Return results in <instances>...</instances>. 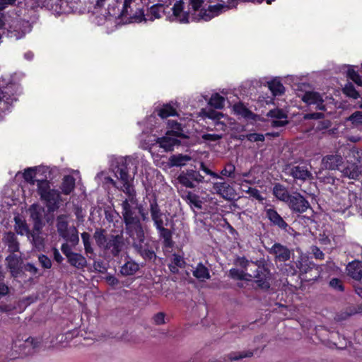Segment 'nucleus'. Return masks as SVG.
Wrapping results in <instances>:
<instances>
[{"label":"nucleus","instance_id":"nucleus-50","mask_svg":"<svg viewBox=\"0 0 362 362\" xmlns=\"http://www.w3.org/2000/svg\"><path fill=\"white\" fill-rule=\"evenodd\" d=\"M168 225V223H164L162 225L156 227V230L158 231L160 238L164 239L168 237H172L171 231L166 228L165 226Z\"/></svg>","mask_w":362,"mask_h":362},{"label":"nucleus","instance_id":"nucleus-43","mask_svg":"<svg viewBox=\"0 0 362 362\" xmlns=\"http://www.w3.org/2000/svg\"><path fill=\"white\" fill-rule=\"evenodd\" d=\"M253 352L251 351H244L240 352H232L228 354V357L230 361H238L244 358L252 357Z\"/></svg>","mask_w":362,"mask_h":362},{"label":"nucleus","instance_id":"nucleus-38","mask_svg":"<svg viewBox=\"0 0 362 362\" xmlns=\"http://www.w3.org/2000/svg\"><path fill=\"white\" fill-rule=\"evenodd\" d=\"M191 160V156L188 155L177 154L170 156L169 160L171 165L180 167L185 165L188 161Z\"/></svg>","mask_w":362,"mask_h":362},{"label":"nucleus","instance_id":"nucleus-58","mask_svg":"<svg viewBox=\"0 0 362 362\" xmlns=\"http://www.w3.org/2000/svg\"><path fill=\"white\" fill-rule=\"evenodd\" d=\"M353 124H358L362 122V112L356 111L351 114L348 118Z\"/></svg>","mask_w":362,"mask_h":362},{"label":"nucleus","instance_id":"nucleus-20","mask_svg":"<svg viewBox=\"0 0 362 362\" xmlns=\"http://www.w3.org/2000/svg\"><path fill=\"white\" fill-rule=\"evenodd\" d=\"M288 174L294 179L305 181L313 178L310 171L308 170L305 165H295L289 168Z\"/></svg>","mask_w":362,"mask_h":362},{"label":"nucleus","instance_id":"nucleus-28","mask_svg":"<svg viewBox=\"0 0 362 362\" xmlns=\"http://www.w3.org/2000/svg\"><path fill=\"white\" fill-rule=\"evenodd\" d=\"M5 244L8 246L10 252L14 253L19 250V243L15 234L12 232H8L5 234L4 237Z\"/></svg>","mask_w":362,"mask_h":362},{"label":"nucleus","instance_id":"nucleus-6","mask_svg":"<svg viewBox=\"0 0 362 362\" xmlns=\"http://www.w3.org/2000/svg\"><path fill=\"white\" fill-rule=\"evenodd\" d=\"M40 341L35 338L29 337L25 340L18 339L12 346L13 352L9 354L10 358L25 356L34 354L40 347Z\"/></svg>","mask_w":362,"mask_h":362},{"label":"nucleus","instance_id":"nucleus-37","mask_svg":"<svg viewBox=\"0 0 362 362\" xmlns=\"http://www.w3.org/2000/svg\"><path fill=\"white\" fill-rule=\"evenodd\" d=\"M185 200L190 205L191 207H194L197 209H202L203 202L200 199L199 196L192 192H188L185 196Z\"/></svg>","mask_w":362,"mask_h":362},{"label":"nucleus","instance_id":"nucleus-54","mask_svg":"<svg viewBox=\"0 0 362 362\" xmlns=\"http://www.w3.org/2000/svg\"><path fill=\"white\" fill-rule=\"evenodd\" d=\"M134 1V0H124L123 7L121 11V16L126 17L127 16H130V6Z\"/></svg>","mask_w":362,"mask_h":362},{"label":"nucleus","instance_id":"nucleus-15","mask_svg":"<svg viewBox=\"0 0 362 362\" xmlns=\"http://www.w3.org/2000/svg\"><path fill=\"white\" fill-rule=\"evenodd\" d=\"M274 256L275 260L286 262L290 259L291 250L281 243H274L269 250Z\"/></svg>","mask_w":362,"mask_h":362},{"label":"nucleus","instance_id":"nucleus-13","mask_svg":"<svg viewBox=\"0 0 362 362\" xmlns=\"http://www.w3.org/2000/svg\"><path fill=\"white\" fill-rule=\"evenodd\" d=\"M149 211L155 227L168 223V218L161 211L156 199L150 201Z\"/></svg>","mask_w":362,"mask_h":362},{"label":"nucleus","instance_id":"nucleus-35","mask_svg":"<svg viewBox=\"0 0 362 362\" xmlns=\"http://www.w3.org/2000/svg\"><path fill=\"white\" fill-rule=\"evenodd\" d=\"M273 193H274V195L278 199L285 202L286 203L291 196L288 194L286 187H284L283 185H281L280 184H276L274 185V187L273 188Z\"/></svg>","mask_w":362,"mask_h":362},{"label":"nucleus","instance_id":"nucleus-8","mask_svg":"<svg viewBox=\"0 0 362 362\" xmlns=\"http://www.w3.org/2000/svg\"><path fill=\"white\" fill-rule=\"evenodd\" d=\"M177 180L183 186L188 188H194L196 187V184H199L204 182V177L199 171L190 169L181 172Z\"/></svg>","mask_w":362,"mask_h":362},{"label":"nucleus","instance_id":"nucleus-12","mask_svg":"<svg viewBox=\"0 0 362 362\" xmlns=\"http://www.w3.org/2000/svg\"><path fill=\"white\" fill-rule=\"evenodd\" d=\"M289 208L296 213H303L309 207V202L299 193L291 195L287 202Z\"/></svg>","mask_w":362,"mask_h":362},{"label":"nucleus","instance_id":"nucleus-60","mask_svg":"<svg viewBox=\"0 0 362 362\" xmlns=\"http://www.w3.org/2000/svg\"><path fill=\"white\" fill-rule=\"evenodd\" d=\"M171 263H173V264H175L176 266L180 267V268L183 267L185 264L184 258L182 256L177 255V254L173 255Z\"/></svg>","mask_w":362,"mask_h":362},{"label":"nucleus","instance_id":"nucleus-1","mask_svg":"<svg viewBox=\"0 0 362 362\" xmlns=\"http://www.w3.org/2000/svg\"><path fill=\"white\" fill-rule=\"evenodd\" d=\"M132 163L129 158H121L114 170L115 175L122 184L121 190L127 195L122 201V214L125 227L141 222L136 210L139 211L140 205L136 199V193L132 185V179L129 175V165Z\"/></svg>","mask_w":362,"mask_h":362},{"label":"nucleus","instance_id":"nucleus-25","mask_svg":"<svg viewBox=\"0 0 362 362\" xmlns=\"http://www.w3.org/2000/svg\"><path fill=\"white\" fill-rule=\"evenodd\" d=\"M341 173L344 177L352 180L358 179L361 174L358 166L354 163H347L346 166L341 170Z\"/></svg>","mask_w":362,"mask_h":362},{"label":"nucleus","instance_id":"nucleus-59","mask_svg":"<svg viewBox=\"0 0 362 362\" xmlns=\"http://www.w3.org/2000/svg\"><path fill=\"white\" fill-rule=\"evenodd\" d=\"M165 315L163 313H158L153 317V323L156 325H163L165 323Z\"/></svg>","mask_w":362,"mask_h":362},{"label":"nucleus","instance_id":"nucleus-3","mask_svg":"<svg viewBox=\"0 0 362 362\" xmlns=\"http://www.w3.org/2000/svg\"><path fill=\"white\" fill-rule=\"evenodd\" d=\"M93 238L100 249L110 253L113 257L119 256L125 245L122 235H107L105 230L103 228L95 230Z\"/></svg>","mask_w":362,"mask_h":362},{"label":"nucleus","instance_id":"nucleus-29","mask_svg":"<svg viewBox=\"0 0 362 362\" xmlns=\"http://www.w3.org/2000/svg\"><path fill=\"white\" fill-rule=\"evenodd\" d=\"M192 274L200 281H205L211 277L209 269L201 262L192 271Z\"/></svg>","mask_w":362,"mask_h":362},{"label":"nucleus","instance_id":"nucleus-24","mask_svg":"<svg viewBox=\"0 0 362 362\" xmlns=\"http://www.w3.org/2000/svg\"><path fill=\"white\" fill-rule=\"evenodd\" d=\"M166 133L174 137H177L178 139L187 138V136L185 135L184 132L182 125L175 120H168V130Z\"/></svg>","mask_w":362,"mask_h":362},{"label":"nucleus","instance_id":"nucleus-32","mask_svg":"<svg viewBox=\"0 0 362 362\" xmlns=\"http://www.w3.org/2000/svg\"><path fill=\"white\" fill-rule=\"evenodd\" d=\"M139 269V264L133 260H129L122 265L120 273L123 276H131L134 274Z\"/></svg>","mask_w":362,"mask_h":362},{"label":"nucleus","instance_id":"nucleus-41","mask_svg":"<svg viewBox=\"0 0 362 362\" xmlns=\"http://www.w3.org/2000/svg\"><path fill=\"white\" fill-rule=\"evenodd\" d=\"M66 241L71 243L73 245L78 244L79 238L78 230L76 227H69V230L66 233V236H62Z\"/></svg>","mask_w":362,"mask_h":362},{"label":"nucleus","instance_id":"nucleus-19","mask_svg":"<svg viewBox=\"0 0 362 362\" xmlns=\"http://www.w3.org/2000/svg\"><path fill=\"white\" fill-rule=\"evenodd\" d=\"M265 214L266 216L274 226H276L285 231L288 230V228H289L288 225L276 210L272 208L267 209L265 210Z\"/></svg>","mask_w":362,"mask_h":362},{"label":"nucleus","instance_id":"nucleus-64","mask_svg":"<svg viewBox=\"0 0 362 362\" xmlns=\"http://www.w3.org/2000/svg\"><path fill=\"white\" fill-rule=\"evenodd\" d=\"M9 293V287L5 284L4 280L0 281V298L6 296Z\"/></svg>","mask_w":362,"mask_h":362},{"label":"nucleus","instance_id":"nucleus-17","mask_svg":"<svg viewBox=\"0 0 362 362\" xmlns=\"http://www.w3.org/2000/svg\"><path fill=\"white\" fill-rule=\"evenodd\" d=\"M344 163L343 157L340 154L327 155L322 160L323 168L328 170H339Z\"/></svg>","mask_w":362,"mask_h":362},{"label":"nucleus","instance_id":"nucleus-10","mask_svg":"<svg viewBox=\"0 0 362 362\" xmlns=\"http://www.w3.org/2000/svg\"><path fill=\"white\" fill-rule=\"evenodd\" d=\"M165 13L164 6L161 4H158L152 6L148 9L146 14L143 11H138L135 16L133 17L136 21L141 22L144 21H153L155 19H158L162 17V14Z\"/></svg>","mask_w":362,"mask_h":362},{"label":"nucleus","instance_id":"nucleus-62","mask_svg":"<svg viewBox=\"0 0 362 362\" xmlns=\"http://www.w3.org/2000/svg\"><path fill=\"white\" fill-rule=\"evenodd\" d=\"M202 137L204 141H216L222 138V135L216 134H204Z\"/></svg>","mask_w":362,"mask_h":362},{"label":"nucleus","instance_id":"nucleus-26","mask_svg":"<svg viewBox=\"0 0 362 362\" xmlns=\"http://www.w3.org/2000/svg\"><path fill=\"white\" fill-rule=\"evenodd\" d=\"M57 229L59 236H66V233L69 230L68 216L62 214L57 217Z\"/></svg>","mask_w":362,"mask_h":362},{"label":"nucleus","instance_id":"nucleus-16","mask_svg":"<svg viewBox=\"0 0 362 362\" xmlns=\"http://www.w3.org/2000/svg\"><path fill=\"white\" fill-rule=\"evenodd\" d=\"M156 143L165 152L173 151L175 146H179L181 144L180 139L167 133L165 136L157 138Z\"/></svg>","mask_w":362,"mask_h":362},{"label":"nucleus","instance_id":"nucleus-34","mask_svg":"<svg viewBox=\"0 0 362 362\" xmlns=\"http://www.w3.org/2000/svg\"><path fill=\"white\" fill-rule=\"evenodd\" d=\"M135 250L145 259L155 260L156 259V255L155 252L149 247L148 243H145L143 245H141V248H136Z\"/></svg>","mask_w":362,"mask_h":362},{"label":"nucleus","instance_id":"nucleus-36","mask_svg":"<svg viewBox=\"0 0 362 362\" xmlns=\"http://www.w3.org/2000/svg\"><path fill=\"white\" fill-rule=\"evenodd\" d=\"M6 261L11 275L16 276L18 272L19 257L16 255L12 254L6 257Z\"/></svg>","mask_w":362,"mask_h":362},{"label":"nucleus","instance_id":"nucleus-2","mask_svg":"<svg viewBox=\"0 0 362 362\" xmlns=\"http://www.w3.org/2000/svg\"><path fill=\"white\" fill-rule=\"evenodd\" d=\"M235 264L246 271H250L251 280L254 279L259 288L265 290L270 288L272 274L269 269L264 265H262L257 261H250L245 257H238L235 259Z\"/></svg>","mask_w":362,"mask_h":362},{"label":"nucleus","instance_id":"nucleus-55","mask_svg":"<svg viewBox=\"0 0 362 362\" xmlns=\"http://www.w3.org/2000/svg\"><path fill=\"white\" fill-rule=\"evenodd\" d=\"M245 192L258 201H262L264 199L259 191L256 188L248 187Z\"/></svg>","mask_w":362,"mask_h":362},{"label":"nucleus","instance_id":"nucleus-9","mask_svg":"<svg viewBox=\"0 0 362 362\" xmlns=\"http://www.w3.org/2000/svg\"><path fill=\"white\" fill-rule=\"evenodd\" d=\"M126 232L132 240V247L141 248L145 242V233L141 222L125 227Z\"/></svg>","mask_w":362,"mask_h":362},{"label":"nucleus","instance_id":"nucleus-57","mask_svg":"<svg viewBox=\"0 0 362 362\" xmlns=\"http://www.w3.org/2000/svg\"><path fill=\"white\" fill-rule=\"evenodd\" d=\"M200 169L204 171L206 174L211 176L213 178L219 179L221 180H223V177L219 175L218 174L211 171L210 169H209L204 163H201L200 164Z\"/></svg>","mask_w":362,"mask_h":362},{"label":"nucleus","instance_id":"nucleus-47","mask_svg":"<svg viewBox=\"0 0 362 362\" xmlns=\"http://www.w3.org/2000/svg\"><path fill=\"white\" fill-rule=\"evenodd\" d=\"M360 312H361L360 308H358V309H356L355 308H350L349 310H346L345 312H343L340 314L337 315L335 319L337 321L344 320L347 319L349 317H350L354 314H356L358 313H360Z\"/></svg>","mask_w":362,"mask_h":362},{"label":"nucleus","instance_id":"nucleus-49","mask_svg":"<svg viewBox=\"0 0 362 362\" xmlns=\"http://www.w3.org/2000/svg\"><path fill=\"white\" fill-rule=\"evenodd\" d=\"M235 167L232 163H228L224 168L221 171L219 175L228 177H234Z\"/></svg>","mask_w":362,"mask_h":362},{"label":"nucleus","instance_id":"nucleus-30","mask_svg":"<svg viewBox=\"0 0 362 362\" xmlns=\"http://www.w3.org/2000/svg\"><path fill=\"white\" fill-rule=\"evenodd\" d=\"M75 188V179L71 175L64 176L61 185V190L64 194H70Z\"/></svg>","mask_w":362,"mask_h":362},{"label":"nucleus","instance_id":"nucleus-5","mask_svg":"<svg viewBox=\"0 0 362 362\" xmlns=\"http://www.w3.org/2000/svg\"><path fill=\"white\" fill-rule=\"evenodd\" d=\"M202 4V0H192L190 1V6L193 10V13H192L189 11H184V2L182 0L177 1L172 8L173 16L170 17L171 21H176L184 23H188L190 18L192 19L194 15H197L199 13Z\"/></svg>","mask_w":362,"mask_h":362},{"label":"nucleus","instance_id":"nucleus-4","mask_svg":"<svg viewBox=\"0 0 362 362\" xmlns=\"http://www.w3.org/2000/svg\"><path fill=\"white\" fill-rule=\"evenodd\" d=\"M37 192L41 199L46 202L49 211H54L59 207L62 201L60 192L57 189H51L47 180L37 181Z\"/></svg>","mask_w":362,"mask_h":362},{"label":"nucleus","instance_id":"nucleus-33","mask_svg":"<svg viewBox=\"0 0 362 362\" xmlns=\"http://www.w3.org/2000/svg\"><path fill=\"white\" fill-rule=\"evenodd\" d=\"M240 270L238 269H230L229 271V276L235 280H243L246 281H251V275L250 271Z\"/></svg>","mask_w":362,"mask_h":362},{"label":"nucleus","instance_id":"nucleus-44","mask_svg":"<svg viewBox=\"0 0 362 362\" xmlns=\"http://www.w3.org/2000/svg\"><path fill=\"white\" fill-rule=\"evenodd\" d=\"M268 86L274 95H281L284 92V87L279 81H272L268 83Z\"/></svg>","mask_w":362,"mask_h":362},{"label":"nucleus","instance_id":"nucleus-63","mask_svg":"<svg viewBox=\"0 0 362 362\" xmlns=\"http://www.w3.org/2000/svg\"><path fill=\"white\" fill-rule=\"evenodd\" d=\"M324 118V114L322 112L307 113L303 116L304 119H320Z\"/></svg>","mask_w":362,"mask_h":362},{"label":"nucleus","instance_id":"nucleus-61","mask_svg":"<svg viewBox=\"0 0 362 362\" xmlns=\"http://www.w3.org/2000/svg\"><path fill=\"white\" fill-rule=\"evenodd\" d=\"M329 285L331 287H332L333 288L337 289L338 291H341L344 290V286H343L342 282L339 279H336V278L332 279L329 281Z\"/></svg>","mask_w":362,"mask_h":362},{"label":"nucleus","instance_id":"nucleus-46","mask_svg":"<svg viewBox=\"0 0 362 362\" xmlns=\"http://www.w3.org/2000/svg\"><path fill=\"white\" fill-rule=\"evenodd\" d=\"M343 92L347 96L351 97L354 99H357L359 98V93L356 90L354 85L351 83L346 84V86L343 88Z\"/></svg>","mask_w":362,"mask_h":362},{"label":"nucleus","instance_id":"nucleus-56","mask_svg":"<svg viewBox=\"0 0 362 362\" xmlns=\"http://www.w3.org/2000/svg\"><path fill=\"white\" fill-rule=\"evenodd\" d=\"M246 139L252 142L264 141V136L262 134L252 133L246 134Z\"/></svg>","mask_w":362,"mask_h":362},{"label":"nucleus","instance_id":"nucleus-14","mask_svg":"<svg viewBox=\"0 0 362 362\" xmlns=\"http://www.w3.org/2000/svg\"><path fill=\"white\" fill-rule=\"evenodd\" d=\"M213 193L219 195L225 199H232L234 196V189L229 183L225 181L213 182Z\"/></svg>","mask_w":362,"mask_h":362},{"label":"nucleus","instance_id":"nucleus-27","mask_svg":"<svg viewBox=\"0 0 362 362\" xmlns=\"http://www.w3.org/2000/svg\"><path fill=\"white\" fill-rule=\"evenodd\" d=\"M27 236L35 247L38 250L44 247V238L41 235V230H37L33 228Z\"/></svg>","mask_w":362,"mask_h":362},{"label":"nucleus","instance_id":"nucleus-52","mask_svg":"<svg viewBox=\"0 0 362 362\" xmlns=\"http://www.w3.org/2000/svg\"><path fill=\"white\" fill-rule=\"evenodd\" d=\"M348 77L351 79L358 86H362V80L360 76L352 68H349L347 71Z\"/></svg>","mask_w":362,"mask_h":362},{"label":"nucleus","instance_id":"nucleus-51","mask_svg":"<svg viewBox=\"0 0 362 362\" xmlns=\"http://www.w3.org/2000/svg\"><path fill=\"white\" fill-rule=\"evenodd\" d=\"M348 77L351 79L358 86H362V80L360 76L352 68H349L347 71Z\"/></svg>","mask_w":362,"mask_h":362},{"label":"nucleus","instance_id":"nucleus-23","mask_svg":"<svg viewBox=\"0 0 362 362\" xmlns=\"http://www.w3.org/2000/svg\"><path fill=\"white\" fill-rule=\"evenodd\" d=\"M234 113L247 120H256L257 115L250 110L243 103H238L233 106Z\"/></svg>","mask_w":362,"mask_h":362},{"label":"nucleus","instance_id":"nucleus-45","mask_svg":"<svg viewBox=\"0 0 362 362\" xmlns=\"http://www.w3.org/2000/svg\"><path fill=\"white\" fill-rule=\"evenodd\" d=\"M81 239L84 245V250L86 254H93V248L91 246L90 235L86 232L81 233Z\"/></svg>","mask_w":362,"mask_h":362},{"label":"nucleus","instance_id":"nucleus-11","mask_svg":"<svg viewBox=\"0 0 362 362\" xmlns=\"http://www.w3.org/2000/svg\"><path fill=\"white\" fill-rule=\"evenodd\" d=\"M325 95L318 92L310 90L305 92L301 96V100L308 105H315L319 110L326 111L327 107L324 99Z\"/></svg>","mask_w":362,"mask_h":362},{"label":"nucleus","instance_id":"nucleus-48","mask_svg":"<svg viewBox=\"0 0 362 362\" xmlns=\"http://www.w3.org/2000/svg\"><path fill=\"white\" fill-rule=\"evenodd\" d=\"M35 170L32 168H28L25 170L23 173V177L26 182L31 185H35V182L37 183L39 180H35Z\"/></svg>","mask_w":362,"mask_h":362},{"label":"nucleus","instance_id":"nucleus-21","mask_svg":"<svg viewBox=\"0 0 362 362\" xmlns=\"http://www.w3.org/2000/svg\"><path fill=\"white\" fill-rule=\"evenodd\" d=\"M267 116L272 118L271 125L273 127H283L288 123V121L286 119V115L281 110H272L268 112Z\"/></svg>","mask_w":362,"mask_h":362},{"label":"nucleus","instance_id":"nucleus-18","mask_svg":"<svg viewBox=\"0 0 362 362\" xmlns=\"http://www.w3.org/2000/svg\"><path fill=\"white\" fill-rule=\"evenodd\" d=\"M44 208L36 204H33L30 208V218L33 221L35 230H42L43 227L42 217L44 216Z\"/></svg>","mask_w":362,"mask_h":362},{"label":"nucleus","instance_id":"nucleus-42","mask_svg":"<svg viewBox=\"0 0 362 362\" xmlns=\"http://www.w3.org/2000/svg\"><path fill=\"white\" fill-rule=\"evenodd\" d=\"M224 102L223 97L221 96L218 93H215L211 95L209 104L216 109H221L224 106Z\"/></svg>","mask_w":362,"mask_h":362},{"label":"nucleus","instance_id":"nucleus-39","mask_svg":"<svg viewBox=\"0 0 362 362\" xmlns=\"http://www.w3.org/2000/svg\"><path fill=\"white\" fill-rule=\"evenodd\" d=\"M15 230L21 235L29 234V228L27 223L19 217H15Z\"/></svg>","mask_w":362,"mask_h":362},{"label":"nucleus","instance_id":"nucleus-31","mask_svg":"<svg viewBox=\"0 0 362 362\" xmlns=\"http://www.w3.org/2000/svg\"><path fill=\"white\" fill-rule=\"evenodd\" d=\"M68 262L77 269H83L87 265L86 259L82 255L76 252L69 257Z\"/></svg>","mask_w":362,"mask_h":362},{"label":"nucleus","instance_id":"nucleus-40","mask_svg":"<svg viewBox=\"0 0 362 362\" xmlns=\"http://www.w3.org/2000/svg\"><path fill=\"white\" fill-rule=\"evenodd\" d=\"M177 115L176 109L170 104L168 103L164 105L158 112V115L161 118H166L170 116H175Z\"/></svg>","mask_w":362,"mask_h":362},{"label":"nucleus","instance_id":"nucleus-7","mask_svg":"<svg viewBox=\"0 0 362 362\" xmlns=\"http://www.w3.org/2000/svg\"><path fill=\"white\" fill-rule=\"evenodd\" d=\"M221 4L209 6L207 9H201L197 15H194L192 20L208 21L223 11L234 7L236 0H221Z\"/></svg>","mask_w":362,"mask_h":362},{"label":"nucleus","instance_id":"nucleus-22","mask_svg":"<svg viewBox=\"0 0 362 362\" xmlns=\"http://www.w3.org/2000/svg\"><path fill=\"white\" fill-rule=\"evenodd\" d=\"M347 275L352 279L359 281L362 279V262L354 260L349 262L346 268Z\"/></svg>","mask_w":362,"mask_h":362},{"label":"nucleus","instance_id":"nucleus-53","mask_svg":"<svg viewBox=\"0 0 362 362\" xmlns=\"http://www.w3.org/2000/svg\"><path fill=\"white\" fill-rule=\"evenodd\" d=\"M38 260H39V262H40V265L44 269H50L52 267V261L46 255H39Z\"/></svg>","mask_w":362,"mask_h":362}]
</instances>
